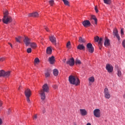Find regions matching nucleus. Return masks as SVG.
I'll use <instances>...</instances> for the list:
<instances>
[{
  "mask_svg": "<svg viewBox=\"0 0 125 125\" xmlns=\"http://www.w3.org/2000/svg\"><path fill=\"white\" fill-rule=\"evenodd\" d=\"M92 20H93L94 21V23L95 24H97V19H96V17H95V16L94 15H92L91 17V19H90V21H92Z\"/></svg>",
  "mask_w": 125,
  "mask_h": 125,
  "instance_id": "obj_17",
  "label": "nucleus"
},
{
  "mask_svg": "<svg viewBox=\"0 0 125 125\" xmlns=\"http://www.w3.org/2000/svg\"><path fill=\"white\" fill-rule=\"evenodd\" d=\"M122 45L124 48H125V40H124L122 42Z\"/></svg>",
  "mask_w": 125,
  "mask_h": 125,
  "instance_id": "obj_40",
  "label": "nucleus"
},
{
  "mask_svg": "<svg viewBox=\"0 0 125 125\" xmlns=\"http://www.w3.org/2000/svg\"><path fill=\"white\" fill-rule=\"evenodd\" d=\"M18 38V39H20V40H21V37H20V36H19Z\"/></svg>",
  "mask_w": 125,
  "mask_h": 125,
  "instance_id": "obj_54",
  "label": "nucleus"
},
{
  "mask_svg": "<svg viewBox=\"0 0 125 125\" xmlns=\"http://www.w3.org/2000/svg\"><path fill=\"white\" fill-rule=\"evenodd\" d=\"M8 44H9V45L11 46V47L12 48L13 46H12V44H11V43L10 42H8Z\"/></svg>",
  "mask_w": 125,
  "mask_h": 125,
  "instance_id": "obj_48",
  "label": "nucleus"
},
{
  "mask_svg": "<svg viewBox=\"0 0 125 125\" xmlns=\"http://www.w3.org/2000/svg\"><path fill=\"white\" fill-rule=\"evenodd\" d=\"M49 3L51 6H53V4H54V0H51L49 1Z\"/></svg>",
  "mask_w": 125,
  "mask_h": 125,
  "instance_id": "obj_32",
  "label": "nucleus"
},
{
  "mask_svg": "<svg viewBox=\"0 0 125 125\" xmlns=\"http://www.w3.org/2000/svg\"><path fill=\"white\" fill-rule=\"evenodd\" d=\"M5 60V58H0V62H3Z\"/></svg>",
  "mask_w": 125,
  "mask_h": 125,
  "instance_id": "obj_39",
  "label": "nucleus"
},
{
  "mask_svg": "<svg viewBox=\"0 0 125 125\" xmlns=\"http://www.w3.org/2000/svg\"><path fill=\"white\" fill-rule=\"evenodd\" d=\"M44 29L47 32H49V30L48 29V28L46 26H44Z\"/></svg>",
  "mask_w": 125,
  "mask_h": 125,
  "instance_id": "obj_42",
  "label": "nucleus"
},
{
  "mask_svg": "<svg viewBox=\"0 0 125 125\" xmlns=\"http://www.w3.org/2000/svg\"><path fill=\"white\" fill-rule=\"evenodd\" d=\"M86 47L88 51L90 52V53H93L94 52V47L92 46V44L91 43H88L86 45Z\"/></svg>",
  "mask_w": 125,
  "mask_h": 125,
  "instance_id": "obj_4",
  "label": "nucleus"
},
{
  "mask_svg": "<svg viewBox=\"0 0 125 125\" xmlns=\"http://www.w3.org/2000/svg\"><path fill=\"white\" fill-rule=\"evenodd\" d=\"M66 64L67 65H69V66H71V67L74 66V65H75V59H74V58H71L68 61H67L66 62Z\"/></svg>",
  "mask_w": 125,
  "mask_h": 125,
  "instance_id": "obj_7",
  "label": "nucleus"
},
{
  "mask_svg": "<svg viewBox=\"0 0 125 125\" xmlns=\"http://www.w3.org/2000/svg\"><path fill=\"white\" fill-rule=\"evenodd\" d=\"M63 63H66V59L62 60Z\"/></svg>",
  "mask_w": 125,
  "mask_h": 125,
  "instance_id": "obj_51",
  "label": "nucleus"
},
{
  "mask_svg": "<svg viewBox=\"0 0 125 125\" xmlns=\"http://www.w3.org/2000/svg\"><path fill=\"white\" fill-rule=\"evenodd\" d=\"M42 90L43 92H48L49 91V88H48V86L47 84L45 83L42 86V89L41 90Z\"/></svg>",
  "mask_w": 125,
  "mask_h": 125,
  "instance_id": "obj_12",
  "label": "nucleus"
},
{
  "mask_svg": "<svg viewBox=\"0 0 125 125\" xmlns=\"http://www.w3.org/2000/svg\"><path fill=\"white\" fill-rule=\"evenodd\" d=\"M29 45L31 46V48H37V44L35 42H30Z\"/></svg>",
  "mask_w": 125,
  "mask_h": 125,
  "instance_id": "obj_21",
  "label": "nucleus"
},
{
  "mask_svg": "<svg viewBox=\"0 0 125 125\" xmlns=\"http://www.w3.org/2000/svg\"><path fill=\"white\" fill-rule=\"evenodd\" d=\"M121 34L122 35H124V29L123 28L121 29Z\"/></svg>",
  "mask_w": 125,
  "mask_h": 125,
  "instance_id": "obj_43",
  "label": "nucleus"
},
{
  "mask_svg": "<svg viewBox=\"0 0 125 125\" xmlns=\"http://www.w3.org/2000/svg\"><path fill=\"white\" fill-rule=\"evenodd\" d=\"M49 40L51 42L54 44V45H56V38L54 36L51 35L49 37Z\"/></svg>",
  "mask_w": 125,
  "mask_h": 125,
  "instance_id": "obj_10",
  "label": "nucleus"
},
{
  "mask_svg": "<svg viewBox=\"0 0 125 125\" xmlns=\"http://www.w3.org/2000/svg\"><path fill=\"white\" fill-rule=\"evenodd\" d=\"M10 71H5L3 70H0V77H4L5 78H8L10 76Z\"/></svg>",
  "mask_w": 125,
  "mask_h": 125,
  "instance_id": "obj_3",
  "label": "nucleus"
},
{
  "mask_svg": "<svg viewBox=\"0 0 125 125\" xmlns=\"http://www.w3.org/2000/svg\"><path fill=\"white\" fill-rule=\"evenodd\" d=\"M26 100H27V102L28 103H31V100H30V97H26Z\"/></svg>",
  "mask_w": 125,
  "mask_h": 125,
  "instance_id": "obj_38",
  "label": "nucleus"
},
{
  "mask_svg": "<svg viewBox=\"0 0 125 125\" xmlns=\"http://www.w3.org/2000/svg\"><path fill=\"white\" fill-rule=\"evenodd\" d=\"M2 21L4 24H8L11 23L12 21V17L9 16L8 10H6L3 11V17L2 19Z\"/></svg>",
  "mask_w": 125,
  "mask_h": 125,
  "instance_id": "obj_1",
  "label": "nucleus"
},
{
  "mask_svg": "<svg viewBox=\"0 0 125 125\" xmlns=\"http://www.w3.org/2000/svg\"><path fill=\"white\" fill-rule=\"evenodd\" d=\"M89 82H91V83H93L94 82V77H91L90 78H89Z\"/></svg>",
  "mask_w": 125,
  "mask_h": 125,
  "instance_id": "obj_34",
  "label": "nucleus"
},
{
  "mask_svg": "<svg viewBox=\"0 0 125 125\" xmlns=\"http://www.w3.org/2000/svg\"><path fill=\"white\" fill-rule=\"evenodd\" d=\"M69 82L71 84H74L76 86L80 85L81 81L78 77H76L73 75H70L68 78Z\"/></svg>",
  "mask_w": 125,
  "mask_h": 125,
  "instance_id": "obj_2",
  "label": "nucleus"
},
{
  "mask_svg": "<svg viewBox=\"0 0 125 125\" xmlns=\"http://www.w3.org/2000/svg\"><path fill=\"white\" fill-rule=\"evenodd\" d=\"M48 61L50 62V64L52 65L53 64H54V62H55V58L54 56H52V57L49 58Z\"/></svg>",
  "mask_w": 125,
  "mask_h": 125,
  "instance_id": "obj_15",
  "label": "nucleus"
},
{
  "mask_svg": "<svg viewBox=\"0 0 125 125\" xmlns=\"http://www.w3.org/2000/svg\"><path fill=\"white\" fill-rule=\"evenodd\" d=\"M116 68H117V75L118 77H121L122 76V71H121V70L119 69V66H116Z\"/></svg>",
  "mask_w": 125,
  "mask_h": 125,
  "instance_id": "obj_23",
  "label": "nucleus"
},
{
  "mask_svg": "<svg viewBox=\"0 0 125 125\" xmlns=\"http://www.w3.org/2000/svg\"><path fill=\"white\" fill-rule=\"evenodd\" d=\"M24 94L26 97H31V95H32L31 90L30 89H26L24 91Z\"/></svg>",
  "mask_w": 125,
  "mask_h": 125,
  "instance_id": "obj_11",
  "label": "nucleus"
},
{
  "mask_svg": "<svg viewBox=\"0 0 125 125\" xmlns=\"http://www.w3.org/2000/svg\"><path fill=\"white\" fill-rule=\"evenodd\" d=\"M58 70H57V69H55L53 70V74L54 76H55V77H57V76H58Z\"/></svg>",
  "mask_w": 125,
  "mask_h": 125,
  "instance_id": "obj_26",
  "label": "nucleus"
},
{
  "mask_svg": "<svg viewBox=\"0 0 125 125\" xmlns=\"http://www.w3.org/2000/svg\"><path fill=\"white\" fill-rule=\"evenodd\" d=\"M75 63L76 65H78V64L79 65H81V64H82V62H81L80 60H76L75 61Z\"/></svg>",
  "mask_w": 125,
  "mask_h": 125,
  "instance_id": "obj_31",
  "label": "nucleus"
},
{
  "mask_svg": "<svg viewBox=\"0 0 125 125\" xmlns=\"http://www.w3.org/2000/svg\"><path fill=\"white\" fill-rule=\"evenodd\" d=\"M92 23H93V24H94V22H92Z\"/></svg>",
  "mask_w": 125,
  "mask_h": 125,
  "instance_id": "obj_57",
  "label": "nucleus"
},
{
  "mask_svg": "<svg viewBox=\"0 0 125 125\" xmlns=\"http://www.w3.org/2000/svg\"><path fill=\"white\" fill-rule=\"evenodd\" d=\"M45 78H49V77H50V71L49 70H47L45 72Z\"/></svg>",
  "mask_w": 125,
  "mask_h": 125,
  "instance_id": "obj_24",
  "label": "nucleus"
},
{
  "mask_svg": "<svg viewBox=\"0 0 125 125\" xmlns=\"http://www.w3.org/2000/svg\"><path fill=\"white\" fill-rule=\"evenodd\" d=\"M104 2L105 4H110L111 3V0H104Z\"/></svg>",
  "mask_w": 125,
  "mask_h": 125,
  "instance_id": "obj_28",
  "label": "nucleus"
},
{
  "mask_svg": "<svg viewBox=\"0 0 125 125\" xmlns=\"http://www.w3.org/2000/svg\"><path fill=\"white\" fill-rule=\"evenodd\" d=\"M2 105V103H1V101H0V107H1Z\"/></svg>",
  "mask_w": 125,
  "mask_h": 125,
  "instance_id": "obj_52",
  "label": "nucleus"
},
{
  "mask_svg": "<svg viewBox=\"0 0 125 125\" xmlns=\"http://www.w3.org/2000/svg\"><path fill=\"white\" fill-rule=\"evenodd\" d=\"M104 45L106 47L110 45V42L108 39H106L104 41Z\"/></svg>",
  "mask_w": 125,
  "mask_h": 125,
  "instance_id": "obj_20",
  "label": "nucleus"
},
{
  "mask_svg": "<svg viewBox=\"0 0 125 125\" xmlns=\"http://www.w3.org/2000/svg\"><path fill=\"white\" fill-rule=\"evenodd\" d=\"M85 47L83 46V44H79L77 46V49H79L80 50H84Z\"/></svg>",
  "mask_w": 125,
  "mask_h": 125,
  "instance_id": "obj_19",
  "label": "nucleus"
},
{
  "mask_svg": "<svg viewBox=\"0 0 125 125\" xmlns=\"http://www.w3.org/2000/svg\"><path fill=\"white\" fill-rule=\"evenodd\" d=\"M11 112V110L10 109H9L8 110V114L9 115V114H10V113Z\"/></svg>",
  "mask_w": 125,
  "mask_h": 125,
  "instance_id": "obj_47",
  "label": "nucleus"
},
{
  "mask_svg": "<svg viewBox=\"0 0 125 125\" xmlns=\"http://www.w3.org/2000/svg\"><path fill=\"white\" fill-rule=\"evenodd\" d=\"M70 45H71V42H68L66 44V47L69 48L70 47Z\"/></svg>",
  "mask_w": 125,
  "mask_h": 125,
  "instance_id": "obj_37",
  "label": "nucleus"
},
{
  "mask_svg": "<svg viewBox=\"0 0 125 125\" xmlns=\"http://www.w3.org/2000/svg\"><path fill=\"white\" fill-rule=\"evenodd\" d=\"M45 112V109L43 108V110H42L43 114H44Z\"/></svg>",
  "mask_w": 125,
  "mask_h": 125,
  "instance_id": "obj_53",
  "label": "nucleus"
},
{
  "mask_svg": "<svg viewBox=\"0 0 125 125\" xmlns=\"http://www.w3.org/2000/svg\"><path fill=\"white\" fill-rule=\"evenodd\" d=\"M62 1L64 2L65 5H67L68 6H70L69 1L67 0H62Z\"/></svg>",
  "mask_w": 125,
  "mask_h": 125,
  "instance_id": "obj_27",
  "label": "nucleus"
},
{
  "mask_svg": "<svg viewBox=\"0 0 125 125\" xmlns=\"http://www.w3.org/2000/svg\"><path fill=\"white\" fill-rule=\"evenodd\" d=\"M19 89H20V87L19 88Z\"/></svg>",
  "mask_w": 125,
  "mask_h": 125,
  "instance_id": "obj_58",
  "label": "nucleus"
},
{
  "mask_svg": "<svg viewBox=\"0 0 125 125\" xmlns=\"http://www.w3.org/2000/svg\"><path fill=\"white\" fill-rule=\"evenodd\" d=\"M29 17H33V13L28 14Z\"/></svg>",
  "mask_w": 125,
  "mask_h": 125,
  "instance_id": "obj_45",
  "label": "nucleus"
},
{
  "mask_svg": "<svg viewBox=\"0 0 125 125\" xmlns=\"http://www.w3.org/2000/svg\"><path fill=\"white\" fill-rule=\"evenodd\" d=\"M83 25L84 27H88V26H90L91 25L90 21L88 20L84 21L83 22Z\"/></svg>",
  "mask_w": 125,
  "mask_h": 125,
  "instance_id": "obj_13",
  "label": "nucleus"
},
{
  "mask_svg": "<svg viewBox=\"0 0 125 125\" xmlns=\"http://www.w3.org/2000/svg\"><path fill=\"white\" fill-rule=\"evenodd\" d=\"M40 96L41 97L42 100H45V93L42 90H41L40 92Z\"/></svg>",
  "mask_w": 125,
  "mask_h": 125,
  "instance_id": "obj_14",
  "label": "nucleus"
},
{
  "mask_svg": "<svg viewBox=\"0 0 125 125\" xmlns=\"http://www.w3.org/2000/svg\"><path fill=\"white\" fill-rule=\"evenodd\" d=\"M86 125H91V124L90 123H87Z\"/></svg>",
  "mask_w": 125,
  "mask_h": 125,
  "instance_id": "obj_55",
  "label": "nucleus"
},
{
  "mask_svg": "<svg viewBox=\"0 0 125 125\" xmlns=\"http://www.w3.org/2000/svg\"><path fill=\"white\" fill-rule=\"evenodd\" d=\"M38 116H37V114H35L34 117V119H37Z\"/></svg>",
  "mask_w": 125,
  "mask_h": 125,
  "instance_id": "obj_50",
  "label": "nucleus"
},
{
  "mask_svg": "<svg viewBox=\"0 0 125 125\" xmlns=\"http://www.w3.org/2000/svg\"><path fill=\"white\" fill-rule=\"evenodd\" d=\"M80 112L82 116H85L87 114L86 110L84 109H80Z\"/></svg>",
  "mask_w": 125,
  "mask_h": 125,
  "instance_id": "obj_18",
  "label": "nucleus"
},
{
  "mask_svg": "<svg viewBox=\"0 0 125 125\" xmlns=\"http://www.w3.org/2000/svg\"><path fill=\"white\" fill-rule=\"evenodd\" d=\"M105 68L108 73H112L113 72V66L110 65V64L107 63L106 65Z\"/></svg>",
  "mask_w": 125,
  "mask_h": 125,
  "instance_id": "obj_8",
  "label": "nucleus"
},
{
  "mask_svg": "<svg viewBox=\"0 0 125 125\" xmlns=\"http://www.w3.org/2000/svg\"><path fill=\"white\" fill-rule=\"evenodd\" d=\"M95 41L96 42H98L99 41V37L98 36H97L94 38Z\"/></svg>",
  "mask_w": 125,
  "mask_h": 125,
  "instance_id": "obj_36",
  "label": "nucleus"
},
{
  "mask_svg": "<svg viewBox=\"0 0 125 125\" xmlns=\"http://www.w3.org/2000/svg\"><path fill=\"white\" fill-rule=\"evenodd\" d=\"M53 87L55 88V89H56L58 87L57 85H54Z\"/></svg>",
  "mask_w": 125,
  "mask_h": 125,
  "instance_id": "obj_46",
  "label": "nucleus"
},
{
  "mask_svg": "<svg viewBox=\"0 0 125 125\" xmlns=\"http://www.w3.org/2000/svg\"><path fill=\"white\" fill-rule=\"evenodd\" d=\"M2 124V120H1V118H0V125Z\"/></svg>",
  "mask_w": 125,
  "mask_h": 125,
  "instance_id": "obj_49",
  "label": "nucleus"
},
{
  "mask_svg": "<svg viewBox=\"0 0 125 125\" xmlns=\"http://www.w3.org/2000/svg\"><path fill=\"white\" fill-rule=\"evenodd\" d=\"M16 41L17 42H19L20 43L21 42L20 40L18 38H16Z\"/></svg>",
  "mask_w": 125,
  "mask_h": 125,
  "instance_id": "obj_41",
  "label": "nucleus"
},
{
  "mask_svg": "<svg viewBox=\"0 0 125 125\" xmlns=\"http://www.w3.org/2000/svg\"><path fill=\"white\" fill-rule=\"evenodd\" d=\"M26 52H27V53H31V52H32V48H27L26 50Z\"/></svg>",
  "mask_w": 125,
  "mask_h": 125,
  "instance_id": "obj_35",
  "label": "nucleus"
},
{
  "mask_svg": "<svg viewBox=\"0 0 125 125\" xmlns=\"http://www.w3.org/2000/svg\"><path fill=\"white\" fill-rule=\"evenodd\" d=\"M95 10L97 13H98L99 11L98 9H97V7H95Z\"/></svg>",
  "mask_w": 125,
  "mask_h": 125,
  "instance_id": "obj_44",
  "label": "nucleus"
},
{
  "mask_svg": "<svg viewBox=\"0 0 125 125\" xmlns=\"http://www.w3.org/2000/svg\"><path fill=\"white\" fill-rule=\"evenodd\" d=\"M102 41H103V39L102 38H100L99 39V44L101 46H102Z\"/></svg>",
  "mask_w": 125,
  "mask_h": 125,
  "instance_id": "obj_30",
  "label": "nucleus"
},
{
  "mask_svg": "<svg viewBox=\"0 0 125 125\" xmlns=\"http://www.w3.org/2000/svg\"><path fill=\"white\" fill-rule=\"evenodd\" d=\"M79 42H80V43H83V42H85V40L82 37H79Z\"/></svg>",
  "mask_w": 125,
  "mask_h": 125,
  "instance_id": "obj_25",
  "label": "nucleus"
},
{
  "mask_svg": "<svg viewBox=\"0 0 125 125\" xmlns=\"http://www.w3.org/2000/svg\"><path fill=\"white\" fill-rule=\"evenodd\" d=\"M113 34L117 38L118 41H120V36H119V33H118V29L115 28L113 31Z\"/></svg>",
  "mask_w": 125,
  "mask_h": 125,
  "instance_id": "obj_16",
  "label": "nucleus"
},
{
  "mask_svg": "<svg viewBox=\"0 0 125 125\" xmlns=\"http://www.w3.org/2000/svg\"><path fill=\"white\" fill-rule=\"evenodd\" d=\"M104 93L105 98H106V99H109V98L111 97V95L109 92L108 88H105L104 89Z\"/></svg>",
  "mask_w": 125,
  "mask_h": 125,
  "instance_id": "obj_6",
  "label": "nucleus"
},
{
  "mask_svg": "<svg viewBox=\"0 0 125 125\" xmlns=\"http://www.w3.org/2000/svg\"><path fill=\"white\" fill-rule=\"evenodd\" d=\"M52 52V49H51V48L50 47H48L46 49V53L47 54H51Z\"/></svg>",
  "mask_w": 125,
  "mask_h": 125,
  "instance_id": "obj_22",
  "label": "nucleus"
},
{
  "mask_svg": "<svg viewBox=\"0 0 125 125\" xmlns=\"http://www.w3.org/2000/svg\"><path fill=\"white\" fill-rule=\"evenodd\" d=\"M94 116L96 118H100L101 117V113H100V109L97 108L93 111Z\"/></svg>",
  "mask_w": 125,
  "mask_h": 125,
  "instance_id": "obj_5",
  "label": "nucleus"
},
{
  "mask_svg": "<svg viewBox=\"0 0 125 125\" xmlns=\"http://www.w3.org/2000/svg\"><path fill=\"white\" fill-rule=\"evenodd\" d=\"M0 22H1V19H0Z\"/></svg>",
  "mask_w": 125,
  "mask_h": 125,
  "instance_id": "obj_56",
  "label": "nucleus"
},
{
  "mask_svg": "<svg viewBox=\"0 0 125 125\" xmlns=\"http://www.w3.org/2000/svg\"><path fill=\"white\" fill-rule=\"evenodd\" d=\"M32 17H39V13L38 12L32 13Z\"/></svg>",
  "mask_w": 125,
  "mask_h": 125,
  "instance_id": "obj_29",
  "label": "nucleus"
},
{
  "mask_svg": "<svg viewBox=\"0 0 125 125\" xmlns=\"http://www.w3.org/2000/svg\"><path fill=\"white\" fill-rule=\"evenodd\" d=\"M34 62L36 64H38V63H40V59L38 58H36L34 60Z\"/></svg>",
  "mask_w": 125,
  "mask_h": 125,
  "instance_id": "obj_33",
  "label": "nucleus"
},
{
  "mask_svg": "<svg viewBox=\"0 0 125 125\" xmlns=\"http://www.w3.org/2000/svg\"><path fill=\"white\" fill-rule=\"evenodd\" d=\"M23 42L26 46H29V45H30V44L31 43L30 39L27 37H25L24 38V39L23 40Z\"/></svg>",
  "mask_w": 125,
  "mask_h": 125,
  "instance_id": "obj_9",
  "label": "nucleus"
}]
</instances>
